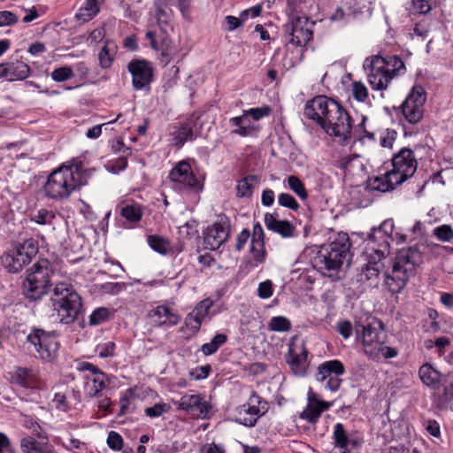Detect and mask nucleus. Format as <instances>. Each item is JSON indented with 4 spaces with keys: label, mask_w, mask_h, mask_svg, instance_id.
I'll return each instance as SVG.
<instances>
[{
    "label": "nucleus",
    "mask_w": 453,
    "mask_h": 453,
    "mask_svg": "<svg viewBox=\"0 0 453 453\" xmlns=\"http://www.w3.org/2000/svg\"><path fill=\"white\" fill-rule=\"evenodd\" d=\"M433 234L441 242H450L453 240V229L449 225H441L433 230Z\"/></svg>",
    "instance_id": "09e8293b"
},
{
    "label": "nucleus",
    "mask_w": 453,
    "mask_h": 453,
    "mask_svg": "<svg viewBox=\"0 0 453 453\" xmlns=\"http://www.w3.org/2000/svg\"><path fill=\"white\" fill-rule=\"evenodd\" d=\"M308 400L309 403L306 408L301 412L300 418L311 424H315L321 413L330 408L331 403L315 399L313 394L309 395Z\"/></svg>",
    "instance_id": "c85d7f7f"
},
{
    "label": "nucleus",
    "mask_w": 453,
    "mask_h": 453,
    "mask_svg": "<svg viewBox=\"0 0 453 453\" xmlns=\"http://www.w3.org/2000/svg\"><path fill=\"white\" fill-rule=\"evenodd\" d=\"M288 184L289 188L302 200H305L308 197V193L305 189V187L298 177L294 175L289 176L288 178Z\"/></svg>",
    "instance_id": "c03bdc74"
},
{
    "label": "nucleus",
    "mask_w": 453,
    "mask_h": 453,
    "mask_svg": "<svg viewBox=\"0 0 453 453\" xmlns=\"http://www.w3.org/2000/svg\"><path fill=\"white\" fill-rule=\"evenodd\" d=\"M262 6L261 5H256L250 9L244 10L240 13L239 19L243 24L249 17L256 18L258 17L261 14Z\"/></svg>",
    "instance_id": "338daca9"
},
{
    "label": "nucleus",
    "mask_w": 453,
    "mask_h": 453,
    "mask_svg": "<svg viewBox=\"0 0 453 453\" xmlns=\"http://www.w3.org/2000/svg\"><path fill=\"white\" fill-rule=\"evenodd\" d=\"M397 355H398V350L395 348L390 347V346H386V345H384V343H382L379 347L378 358L376 360L380 359V357H383L385 359L393 358V357H395Z\"/></svg>",
    "instance_id": "69168bd1"
},
{
    "label": "nucleus",
    "mask_w": 453,
    "mask_h": 453,
    "mask_svg": "<svg viewBox=\"0 0 453 453\" xmlns=\"http://www.w3.org/2000/svg\"><path fill=\"white\" fill-rule=\"evenodd\" d=\"M147 242L153 250L162 255H166L169 254L170 252L178 254L183 250V246L181 244H180L178 248L173 250L170 244V242L166 238H164L157 234L149 235L147 238Z\"/></svg>",
    "instance_id": "2f4dec72"
},
{
    "label": "nucleus",
    "mask_w": 453,
    "mask_h": 453,
    "mask_svg": "<svg viewBox=\"0 0 453 453\" xmlns=\"http://www.w3.org/2000/svg\"><path fill=\"white\" fill-rule=\"evenodd\" d=\"M258 265H259L257 262H255L249 257H246L239 266V274L242 276H246Z\"/></svg>",
    "instance_id": "e2e57ef3"
},
{
    "label": "nucleus",
    "mask_w": 453,
    "mask_h": 453,
    "mask_svg": "<svg viewBox=\"0 0 453 453\" xmlns=\"http://www.w3.org/2000/svg\"><path fill=\"white\" fill-rule=\"evenodd\" d=\"M148 318L150 322L158 327H170L177 325L180 320V315L166 305H157L148 312Z\"/></svg>",
    "instance_id": "aec40b11"
},
{
    "label": "nucleus",
    "mask_w": 453,
    "mask_h": 453,
    "mask_svg": "<svg viewBox=\"0 0 453 453\" xmlns=\"http://www.w3.org/2000/svg\"><path fill=\"white\" fill-rule=\"evenodd\" d=\"M350 242L346 234H339L328 246L322 247L312 260L315 269L326 275L340 269L349 257Z\"/></svg>",
    "instance_id": "6e6552de"
},
{
    "label": "nucleus",
    "mask_w": 453,
    "mask_h": 453,
    "mask_svg": "<svg viewBox=\"0 0 453 453\" xmlns=\"http://www.w3.org/2000/svg\"><path fill=\"white\" fill-rule=\"evenodd\" d=\"M336 329L344 339L349 338L353 331L352 324L349 320H341L337 322Z\"/></svg>",
    "instance_id": "0e129e2a"
},
{
    "label": "nucleus",
    "mask_w": 453,
    "mask_h": 453,
    "mask_svg": "<svg viewBox=\"0 0 453 453\" xmlns=\"http://www.w3.org/2000/svg\"><path fill=\"white\" fill-rule=\"evenodd\" d=\"M364 67L368 71V81L372 88L376 90H384L397 73L404 68V64L396 56L388 58L373 56L365 59Z\"/></svg>",
    "instance_id": "0eeeda50"
},
{
    "label": "nucleus",
    "mask_w": 453,
    "mask_h": 453,
    "mask_svg": "<svg viewBox=\"0 0 453 453\" xmlns=\"http://www.w3.org/2000/svg\"><path fill=\"white\" fill-rule=\"evenodd\" d=\"M110 311L104 307L96 309L89 316V324L92 326L100 325L109 319Z\"/></svg>",
    "instance_id": "864d4df0"
},
{
    "label": "nucleus",
    "mask_w": 453,
    "mask_h": 453,
    "mask_svg": "<svg viewBox=\"0 0 453 453\" xmlns=\"http://www.w3.org/2000/svg\"><path fill=\"white\" fill-rule=\"evenodd\" d=\"M51 79L57 82H63L70 80L73 76V69L71 66H62L55 69L51 74Z\"/></svg>",
    "instance_id": "603ef678"
},
{
    "label": "nucleus",
    "mask_w": 453,
    "mask_h": 453,
    "mask_svg": "<svg viewBox=\"0 0 453 453\" xmlns=\"http://www.w3.org/2000/svg\"><path fill=\"white\" fill-rule=\"evenodd\" d=\"M53 406L59 410L65 411L68 410V403L66 401V394L64 391H57L52 399Z\"/></svg>",
    "instance_id": "052dcab7"
},
{
    "label": "nucleus",
    "mask_w": 453,
    "mask_h": 453,
    "mask_svg": "<svg viewBox=\"0 0 453 453\" xmlns=\"http://www.w3.org/2000/svg\"><path fill=\"white\" fill-rule=\"evenodd\" d=\"M169 178L173 182L184 187L199 189V181L192 173L189 164L185 161L178 163L170 172Z\"/></svg>",
    "instance_id": "4be33fe9"
},
{
    "label": "nucleus",
    "mask_w": 453,
    "mask_h": 453,
    "mask_svg": "<svg viewBox=\"0 0 453 453\" xmlns=\"http://www.w3.org/2000/svg\"><path fill=\"white\" fill-rule=\"evenodd\" d=\"M116 344L112 341L101 342L96 347V353L101 358L113 357L115 353Z\"/></svg>",
    "instance_id": "49530a36"
},
{
    "label": "nucleus",
    "mask_w": 453,
    "mask_h": 453,
    "mask_svg": "<svg viewBox=\"0 0 453 453\" xmlns=\"http://www.w3.org/2000/svg\"><path fill=\"white\" fill-rule=\"evenodd\" d=\"M101 4L100 0H86L78 9L75 19L82 23L90 21L99 13Z\"/></svg>",
    "instance_id": "7c9ffc66"
},
{
    "label": "nucleus",
    "mask_w": 453,
    "mask_h": 453,
    "mask_svg": "<svg viewBox=\"0 0 453 453\" xmlns=\"http://www.w3.org/2000/svg\"><path fill=\"white\" fill-rule=\"evenodd\" d=\"M30 259L28 251L26 250V245H23L12 253L5 254L2 261L9 272L18 273L25 265L30 262Z\"/></svg>",
    "instance_id": "bb28decb"
},
{
    "label": "nucleus",
    "mask_w": 453,
    "mask_h": 453,
    "mask_svg": "<svg viewBox=\"0 0 453 453\" xmlns=\"http://www.w3.org/2000/svg\"><path fill=\"white\" fill-rule=\"evenodd\" d=\"M393 227V221L387 219L380 226L372 228V232L369 234L367 250L373 251L379 260L389 255V240L392 239Z\"/></svg>",
    "instance_id": "9d476101"
},
{
    "label": "nucleus",
    "mask_w": 453,
    "mask_h": 453,
    "mask_svg": "<svg viewBox=\"0 0 453 453\" xmlns=\"http://www.w3.org/2000/svg\"><path fill=\"white\" fill-rule=\"evenodd\" d=\"M118 51V47L115 42L106 40L101 50L98 53L99 65L103 69H108L111 66L115 56Z\"/></svg>",
    "instance_id": "f704fd0d"
},
{
    "label": "nucleus",
    "mask_w": 453,
    "mask_h": 453,
    "mask_svg": "<svg viewBox=\"0 0 453 453\" xmlns=\"http://www.w3.org/2000/svg\"><path fill=\"white\" fill-rule=\"evenodd\" d=\"M12 81H23L30 75L29 65L20 60L8 61Z\"/></svg>",
    "instance_id": "4c0bfd02"
},
{
    "label": "nucleus",
    "mask_w": 453,
    "mask_h": 453,
    "mask_svg": "<svg viewBox=\"0 0 453 453\" xmlns=\"http://www.w3.org/2000/svg\"><path fill=\"white\" fill-rule=\"evenodd\" d=\"M391 171L387 173L385 175L380 177H376L374 180V188L381 191L387 192L390 189H394L397 185L401 183H395L393 179L391 178Z\"/></svg>",
    "instance_id": "a19ab883"
},
{
    "label": "nucleus",
    "mask_w": 453,
    "mask_h": 453,
    "mask_svg": "<svg viewBox=\"0 0 453 453\" xmlns=\"http://www.w3.org/2000/svg\"><path fill=\"white\" fill-rule=\"evenodd\" d=\"M391 178L395 183H403L411 177L418 166L411 150L403 148L392 158Z\"/></svg>",
    "instance_id": "9b49d317"
},
{
    "label": "nucleus",
    "mask_w": 453,
    "mask_h": 453,
    "mask_svg": "<svg viewBox=\"0 0 453 453\" xmlns=\"http://www.w3.org/2000/svg\"><path fill=\"white\" fill-rule=\"evenodd\" d=\"M178 408L198 418H205L209 413L210 405L203 401L200 395H183L177 402Z\"/></svg>",
    "instance_id": "412c9836"
},
{
    "label": "nucleus",
    "mask_w": 453,
    "mask_h": 453,
    "mask_svg": "<svg viewBox=\"0 0 453 453\" xmlns=\"http://www.w3.org/2000/svg\"><path fill=\"white\" fill-rule=\"evenodd\" d=\"M441 383L442 388L438 386L436 395L439 397V404L446 406L453 400V381L443 377Z\"/></svg>",
    "instance_id": "58836bf2"
},
{
    "label": "nucleus",
    "mask_w": 453,
    "mask_h": 453,
    "mask_svg": "<svg viewBox=\"0 0 453 453\" xmlns=\"http://www.w3.org/2000/svg\"><path fill=\"white\" fill-rule=\"evenodd\" d=\"M23 453H57L47 442L36 441L33 437H25L20 441Z\"/></svg>",
    "instance_id": "473e14b6"
},
{
    "label": "nucleus",
    "mask_w": 453,
    "mask_h": 453,
    "mask_svg": "<svg viewBox=\"0 0 453 453\" xmlns=\"http://www.w3.org/2000/svg\"><path fill=\"white\" fill-rule=\"evenodd\" d=\"M177 4L183 17L188 15V0H156L157 17L158 23H167L170 20L171 6Z\"/></svg>",
    "instance_id": "a878e982"
},
{
    "label": "nucleus",
    "mask_w": 453,
    "mask_h": 453,
    "mask_svg": "<svg viewBox=\"0 0 453 453\" xmlns=\"http://www.w3.org/2000/svg\"><path fill=\"white\" fill-rule=\"evenodd\" d=\"M212 305L210 299L201 301L194 310L188 314L185 319V325L180 331L183 332L187 337L195 335L201 327L202 323L209 314V310Z\"/></svg>",
    "instance_id": "a211bd4d"
},
{
    "label": "nucleus",
    "mask_w": 453,
    "mask_h": 453,
    "mask_svg": "<svg viewBox=\"0 0 453 453\" xmlns=\"http://www.w3.org/2000/svg\"><path fill=\"white\" fill-rule=\"evenodd\" d=\"M157 50H161L160 60L167 65L177 54V49L172 45V42L164 39L161 46Z\"/></svg>",
    "instance_id": "37998d69"
},
{
    "label": "nucleus",
    "mask_w": 453,
    "mask_h": 453,
    "mask_svg": "<svg viewBox=\"0 0 453 453\" xmlns=\"http://www.w3.org/2000/svg\"><path fill=\"white\" fill-rule=\"evenodd\" d=\"M170 410V406L166 403H158L152 407L145 409V414L150 418H157L162 414L167 412Z\"/></svg>",
    "instance_id": "4d7b16f0"
},
{
    "label": "nucleus",
    "mask_w": 453,
    "mask_h": 453,
    "mask_svg": "<svg viewBox=\"0 0 453 453\" xmlns=\"http://www.w3.org/2000/svg\"><path fill=\"white\" fill-rule=\"evenodd\" d=\"M351 87L354 99L360 103H365L368 99V89L362 81H354Z\"/></svg>",
    "instance_id": "3c124183"
},
{
    "label": "nucleus",
    "mask_w": 453,
    "mask_h": 453,
    "mask_svg": "<svg viewBox=\"0 0 453 453\" xmlns=\"http://www.w3.org/2000/svg\"><path fill=\"white\" fill-rule=\"evenodd\" d=\"M226 241V232L221 223L209 226L203 234V242L206 249L215 250Z\"/></svg>",
    "instance_id": "cd10ccee"
},
{
    "label": "nucleus",
    "mask_w": 453,
    "mask_h": 453,
    "mask_svg": "<svg viewBox=\"0 0 453 453\" xmlns=\"http://www.w3.org/2000/svg\"><path fill=\"white\" fill-rule=\"evenodd\" d=\"M277 212L265 214V225L266 228L280 234L283 238H290L295 235L296 228L288 220L278 219Z\"/></svg>",
    "instance_id": "393cba45"
},
{
    "label": "nucleus",
    "mask_w": 453,
    "mask_h": 453,
    "mask_svg": "<svg viewBox=\"0 0 453 453\" xmlns=\"http://www.w3.org/2000/svg\"><path fill=\"white\" fill-rule=\"evenodd\" d=\"M78 370L88 372L83 375V390L88 397H95L105 388L106 375L101 372L96 365L82 362L79 364Z\"/></svg>",
    "instance_id": "2eb2a0df"
},
{
    "label": "nucleus",
    "mask_w": 453,
    "mask_h": 453,
    "mask_svg": "<svg viewBox=\"0 0 453 453\" xmlns=\"http://www.w3.org/2000/svg\"><path fill=\"white\" fill-rule=\"evenodd\" d=\"M303 114L316 121L329 135L339 137L343 142L350 138V117L334 99L325 96H315L306 103Z\"/></svg>",
    "instance_id": "f257e3e1"
},
{
    "label": "nucleus",
    "mask_w": 453,
    "mask_h": 453,
    "mask_svg": "<svg viewBox=\"0 0 453 453\" xmlns=\"http://www.w3.org/2000/svg\"><path fill=\"white\" fill-rule=\"evenodd\" d=\"M231 122L238 127L233 130L232 133L241 136L250 135L257 130L255 127L250 125L249 117H247V115L233 118Z\"/></svg>",
    "instance_id": "e433bc0d"
},
{
    "label": "nucleus",
    "mask_w": 453,
    "mask_h": 453,
    "mask_svg": "<svg viewBox=\"0 0 453 453\" xmlns=\"http://www.w3.org/2000/svg\"><path fill=\"white\" fill-rule=\"evenodd\" d=\"M239 393L243 398L248 397V401L233 411V419L249 427L255 426L258 418L266 412L267 403L263 401L249 387L234 385L232 388V399L234 401H240Z\"/></svg>",
    "instance_id": "423d86ee"
},
{
    "label": "nucleus",
    "mask_w": 453,
    "mask_h": 453,
    "mask_svg": "<svg viewBox=\"0 0 453 453\" xmlns=\"http://www.w3.org/2000/svg\"><path fill=\"white\" fill-rule=\"evenodd\" d=\"M259 179L256 175H248L239 180L236 187L238 197H250L253 194L255 187L258 184Z\"/></svg>",
    "instance_id": "c9c22d12"
},
{
    "label": "nucleus",
    "mask_w": 453,
    "mask_h": 453,
    "mask_svg": "<svg viewBox=\"0 0 453 453\" xmlns=\"http://www.w3.org/2000/svg\"><path fill=\"white\" fill-rule=\"evenodd\" d=\"M273 283L270 280L260 282L257 288V295L262 299H267L273 296Z\"/></svg>",
    "instance_id": "680f3d73"
},
{
    "label": "nucleus",
    "mask_w": 453,
    "mask_h": 453,
    "mask_svg": "<svg viewBox=\"0 0 453 453\" xmlns=\"http://www.w3.org/2000/svg\"><path fill=\"white\" fill-rule=\"evenodd\" d=\"M53 314L60 323H73L80 312L81 300L73 286L65 280L56 281L50 298Z\"/></svg>",
    "instance_id": "39448f33"
},
{
    "label": "nucleus",
    "mask_w": 453,
    "mask_h": 453,
    "mask_svg": "<svg viewBox=\"0 0 453 453\" xmlns=\"http://www.w3.org/2000/svg\"><path fill=\"white\" fill-rule=\"evenodd\" d=\"M105 35L104 29L98 27L90 32L88 35H81V38L86 40L88 45H93L101 42Z\"/></svg>",
    "instance_id": "13d9d810"
},
{
    "label": "nucleus",
    "mask_w": 453,
    "mask_h": 453,
    "mask_svg": "<svg viewBox=\"0 0 453 453\" xmlns=\"http://www.w3.org/2000/svg\"><path fill=\"white\" fill-rule=\"evenodd\" d=\"M85 184L81 163L61 165L49 175L43 192L50 199L60 201Z\"/></svg>",
    "instance_id": "f03ea898"
},
{
    "label": "nucleus",
    "mask_w": 453,
    "mask_h": 453,
    "mask_svg": "<svg viewBox=\"0 0 453 453\" xmlns=\"http://www.w3.org/2000/svg\"><path fill=\"white\" fill-rule=\"evenodd\" d=\"M308 350L304 343H293L289 346L288 352L285 356L286 362L290 366L293 373L303 376L308 367Z\"/></svg>",
    "instance_id": "6ab92c4d"
},
{
    "label": "nucleus",
    "mask_w": 453,
    "mask_h": 453,
    "mask_svg": "<svg viewBox=\"0 0 453 453\" xmlns=\"http://www.w3.org/2000/svg\"><path fill=\"white\" fill-rule=\"evenodd\" d=\"M60 278L55 264L46 258L39 259L27 270L22 282L23 294L30 300H40Z\"/></svg>",
    "instance_id": "20e7f679"
},
{
    "label": "nucleus",
    "mask_w": 453,
    "mask_h": 453,
    "mask_svg": "<svg viewBox=\"0 0 453 453\" xmlns=\"http://www.w3.org/2000/svg\"><path fill=\"white\" fill-rule=\"evenodd\" d=\"M422 262V252L415 245L399 250L394 259L391 273L385 274V286L392 293L401 292L411 278L416 274Z\"/></svg>",
    "instance_id": "7ed1b4c3"
},
{
    "label": "nucleus",
    "mask_w": 453,
    "mask_h": 453,
    "mask_svg": "<svg viewBox=\"0 0 453 453\" xmlns=\"http://www.w3.org/2000/svg\"><path fill=\"white\" fill-rule=\"evenodd\" d=\"M107 444L113 450H120L123 446V439L119 433L111 431L108 434Z\"/></svg>",
    "instance_id": "bf43d9fd"
},
{
    "label": "nucleus",
    "mask_w": 453,
    "mask_h": 453,
    "mask_svg": "<svg viewBox=\"0 0 453 453\" xmlns=\"http://www.w3.org/2000/svg\"><path fill=\"white\" fill-rule=\"evenodd\" d=\"M345 372L342 363L339 360L326 361L319 365L316 380L325 388L330 391H337L341 386L342 380L339 375Z\"/></svg>",
    "instance_id": "ddd939ff"
},
{
    "label": "nucleus",
    "mask_w": 453,
    "mask_h": 453,
    "mask_svg": "<svg viewBox=\"0 0 453 453\" xmlns=\"http://www.w3.org/2000/svg\"><path fill=\"white\" fill-rule=\"evenodd\" d=\"M278 203L280 206L297 211L299 204L293 196L288 193H281L278 196Z\"/></svg>",
    "instance_id": "6e6d98bb"
},
{
    "label": "nucleus",
    "mask_w": 453,
    "mask_h": 453,
    "mask_svg": "<svg viewBox=\"0 0 453 453\" xmlns=\"http://www.w3.org/2000/svg\"><path fill=\"white\" fill-rule=\"evenodd\" d=\"M198 126V118L192 117L187 119L172 133L173 144L181 147L186 142L194 140L199 134Z\"/></svg>",
    "instance_id": "5701e85b"
},
{
    "label": "nucleus",
    "mask_w": 453,
    "mask_h": 453,
    "mask_svg": "<svg viewBox=\"0 0 453 453\" xmlns=\"http://www.w3.org/2000/svg\"><path fill=\"white\" fill-rule=\"evenodd\" d=\"M269 327L275 332H287L291 328V323L287 318L278 316L272 318Z\"/></svg>",
    "instance_id": "5fc2aeb1"
},
{
    "label": "nucleus",
    "mask_w": 453,
    "mask_h": 453,
    "mask_svg": "<svg viewBox=\"0 0 453 453\" xmlns=\"http://www.w3.org/2000/svg\"><path fill=\"white\" fill-rule=\"evenodd\" d=\"M439 2L440 0H411L413 9L420 14L428 13Z\"/></svg>",
    "instance_id": "de8ad7c7"
},
{
    "label": "nucleus",
    "mask_w": 453,
    "mask_h": 453,
    "mask_svg": "<svg viewBox=\"0 0 453 453\" xmlns=\"http://www.w3.org/2000/svg\"><path fill=\"white\" fill-rule=\"evenodd\" d=\"M267 252L265 243H251L250 247V258L257 262L258 265L264 264L266 260Z\"/></svg>",
    "instance_id": "79ce46f5"
},
{
    "label": "nucleus",
    "mask_w": 453,
    "mask_h": 453,
    "mask_svg": "<svg viewBox=\"0 0 453 453\" xmlns=\"http://www.w3.org/2000/svg\"><path fill=\"white\" fill-rule=\"evenodd\" d=\"M226 340L225 334H217L210 342L204 343L201 349L206 356L211 355L217 351L219 347L223 344Z\"/></svg>",
    "instance_id": "a18cd8bd"
},
{
    "label": "nucleus",
    "mask_w": 453,
    "mask_h": 453,
    "mask_svg": "<svg viewBox=\"0 0 453 453\" xmlns=\"http://www.w3.org/2000/svg\"><path fill=\"white\" fill-rule=\"evenodd\" d=\"M27 342L35 347L39 357L44 361H53L58 352L59 342L54 333L34 328L27 337Z\"/></svg>",
    "instance_id": "1a4fd4ad"
},
{
    "label": "nucleus",
    "mask_w": 453,
    "mask_h": 453,
    "mask_svg": "<svg viewBox=\"0 0 453 453\" xmlns=\"http://www.w3.org/2000/svg\"><path fill=\"white\" fill-rule=\"evenodd\" d=\"M426 94L421 86H414L402 104V112L406 120L411 124L418 123L423 117V107Z\"/></svg>",
    "instance_id": "f8f14e48"
},
{
    "label": "nucleus",
    "mask_w": 453,
    "mask_h": 453,
    "mask_svg": "<svg viewBox=\"0 0 453 453\" xmlns=\"http://www.w3.org/2000/svg\"><path fill=\"white\" fill-rule=\"evenodd\" d=\"M418 376L421 381L427 387L437 388L444 377L439 371L431 365H422L418 369Z\"/></svg>",
    "instance_id": "c756f323"
},
{
    "label": "nucleus",
    "mask_w": 453,
    "mask_h": 453,
    "mask_svg": "<svg viewBox=\"0 0 453 453\" xmlns=\"http://www.w3.org/2000/svg\"><path fill=\"white\" fill-rule=\"evenodd\" d=\"M121 215L129 221L136 222L142 218V211L140 206L129 204L122 208Z\"/></svg>",
    "instance_id": "8fccbe9b"
},
{
    "label": "nucleus",
    "mask_w": 453,
    "mask_h": 453,
    "mask_svg": "<svg viewBox=\"0 0 453 453\" xmlns=\"http://www.w3.org/2000/svg\"><path fill=\"white\" fill-rule=\"evenodd\" d=\"M11 381L26 388H41L42 386L38 373L27 367L15 368L11 373Z\"/></svg>",
    "instance_id": "b1692460"
},
{
    "label": "nucleus",
    "mask_w": 453,
    "mask_h": 453,
    "mask_svg": "<svg viewBox=\"0 0 453 453\" xmlns=\"http://www.w3.org/2000/svg\"><path fill=\"white\" fill-rule=\"evenodd\" d=\"M270 111L271 110L268 106H264L259 108H252L249 110L245 115H250L254 120H258L263 117L268 116Z\"/></svg>",
    "instance_id": "774afa93"
},
{
    "label": "nucleus",
    "mask_w": 453,
    "mask_h": 453,
    "mask_svg": "<svg viewBox=\"0 0 453 453\" xmlns=\"http://www.w3.org/2000/svg\"><path fill=\"white\" fill-rule=\"evenodd\" d=\"M284 32L288 42L295 46H305L312 36L309 19L304 16H296L285 24Z\"/></svg>",
    "instance_id": "4468645a"
},
{
    "label": "nucleus",
    "mask_w": 453,
    "mask_h": 453,
    "mask_svg": "<svg viewBox=\"0 0 453 453\" xmlns=\"http://www.w3.org/2000/svg\"><path fill=\"white\" fill-rule=\"evenodd\" d=\"M56 219V213L53 211H48L46 209H41L31 219L39 225H47L50 226L51 230L55 229L53 226L54 220Z\"/></svg>",
    "instance_id": "ea45409f"
},
{
    "label": "nucleus",
    "mask_w": 453,
    "mask_h": 453,
    "mask_svg": "<svg viewBox=\"0 0 453 453\" xmlns=\"http://www.w3.org/2000/svg\"><path fill=\"white\" fill-rule=\"evenodd\" d=\"M369 260L365 266L362 269L360 273V280H369L373 278H377L380 274V272L383 268V264L381 263L382 259H378L377 255L369 250Z\"/></svg>",
    "instance_id": "72a5a7b5"
},
{
    "label": "nucleus",
    "mask_w": 453,
    "mask_h": 453,
    "mask_svg": "<svg viewBox=\"0 0 453 453\" xmlns=\"http://www.w3.org/2000/svg\"><path fill=\"white\" fill-rule=\"evenodd\" d=\"M127 69L132 75V85L134 89L142 90L150 88L153 80L152 64L144 59L132 60Z\"/></svg>",
    "instance_id": "dca6fc26"
},
{
    "label": "nucleus",
    "mask_w": 453,
    "mask_h": 453,
    "mask_svg": "<svg viewBox=\"0 0 453 453\" xmlns=\"http://www.w3.org/2000/svg\"><path fill=\"white\" fill-rule=\"evenodd\" d=\"M356 334L362 340L365 353L372 359H377L379 347L384 343V333L371 326H362L361 330L356 328Z\"/></svg>",
    "instance_id": "f3484780"
}]
</instances>
